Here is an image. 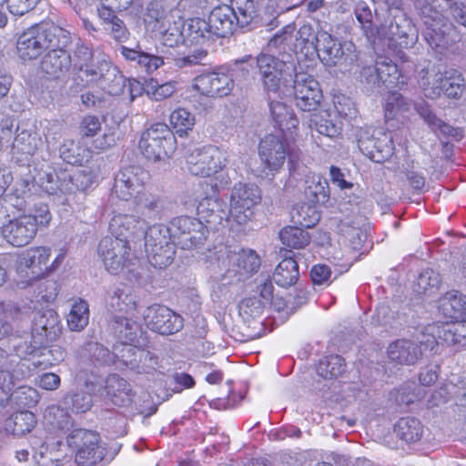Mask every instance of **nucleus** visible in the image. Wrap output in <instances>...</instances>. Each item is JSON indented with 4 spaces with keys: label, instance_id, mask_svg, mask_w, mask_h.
<instances>
[{
    "label": "nucleus",
    "instance_id": "f257e3e1",
    "mask_svg": "<svg viewBox=\"0 0 466 466\" xmlns=\"http://www.w3.org/2000/svg\"><path fill=\"white\" fill-rule=\"evenodd\" d=\"M70 34L51 22L35 25L23 31L16 41V50L23 60L37 58L48 47L67 46Z\"/></svg>",
    "mask_w": 466,
    "mask_h": 466
},
{
    "label": "nucleus",
    "instance_id": "f03ea898",
    "mask_svg": "<svg viewBox=\"0 0 466 466\" xmlns=\"http://www.w3.org/2000/svg\"><path fill=\"white\" fill-rule=\"evenodd\" d=\"M418 84L424 96L437 99L441 95L452 100H460L466 95V78L456 68L441 71L440 67L431 66L419 72Z\"/></svg>",
    "mask_w": 466,
    "mask_h": 466
},
{
    "label": "nucleus",
    "instance_id": "7ed1b4c3",
    "mask_svg": "<svg viewBox=\"0 0 466 466\" xmlns=\"http://www.w3.org/2000/svg\"><path fill=\"white\" fill-rule=\"evenodd\" d=\"M52 219L47 205L39 204L28 213L21 214L4 226L3 236L15 247L29 244L36 236L38 228H46Z\"/></svg>",
    "mask_w": 466,
    "mask_h": 466
},
{
    "label": "nucleus",
    "instance_id": "20e7f679",
    "mask_svg": "<svg viewBox=\"0 0 466 466\" xmlns=\"http://www.w3.org/2000/svg\"><path fill=\"white\" fill-rule=\"evenodd\" d=\"M138 147L146 158L157 162L175 153L177 138L167 125L156 123L142 133Z\"/></svg>",
    "mask_w": 466,
    "mask_h": 466
},
{
    "label": "nucleus",
    "instance_id": "39448f33",
    "mask_svg": "<svg viewBox=\"0 0 466 466\" xmlns=\"http://www.w3.org/2000/svg\"><path fill=\"white\" fill-rule=\"evenodd\" d=\"M279 135L269 134L263 137L258 145V156L263 165V172L266 176L274 177L285 161L292 163L299 157V152L291 147L287 138Z\"/></svg>",
    "mask_w": 466,
    "mask_h": 466
},
{
    "label": "nucleus",
    "instance_id": "423d86ee",
    "mask_svg": "<svg viewBox=\"0 0 466 466\" xmlns=\"http://www.w3.org/2000/svg\"><path fill=\"white\" fill-rule=\"evenodd\" d=\"M145 248L150 264L155 268L169 266L175 257V241L168 227L154 225L146 232Z\"/></svg>",
    "mask_w": 466,
    "mask_h": 466
},
{
    "label": "nucleus",
    "instance_id": "0eeeda50",
    "mask_svg": "<svg viewBox=\"0 0 466 466\" xmlns=\"http://www.w3.org/2000/svg\"><path fill=\"white\" fill-rule=\"evenodd\" d=\"M228 157L226 150L215 146L195 148L187 156V167L193 176L208 177L226 167Z\"/></svg>",
    "mask_w": 466,
    "mask_h": 466
},
{
    "label": "nucleus",
    "instance_id": "6e6552de",
    "mask_svg": "<svg viewBox=\"0 0 466 466\" xmlns=\"http://www.w3.org/2000/svg\"><path fill=\"white\" fill-rule=\"evenodd\" d=\"M51 257V248L44 246H37L26 248L17 259V274L20 280L17 286L25 288L34 281L44 278L47 272V262Z\"/></svg>",
    "mask_w": 466,
    "mask_h": 466
},
{
    "label": "nucleus",
    "instance_id": "1a4fd4ad",
    "mask_svg": "<svg viewBox=\"0 0 466 466\" xmlns=\"http://www.w3.org/2000/svg\"><path fill=\"white\" fill-rule=\"evenodd\" d=\"M260 200V189L257 185L236 184L230 197V218L238 225H245L253 218V209Z\"/></svg>",
    "mask_w": 466,
    "mask_h": 466
},
{
    "label": "nucleus",
    "instance_id": "9d476101",
    "mask_svg": "<svg viewBox=\"0 0 466 466\" xmlns=\"http://www.w3.org/2000/svg\"><path fill=\"white\" fill-rule=\"evenodd\" d=\"M97 251L106 269L114 275L121 273L136 258L127 240L119 238H104Z\"/></svg>",
    "mask_w": 466,
    "mask_h": 466
},
{
    "label": "nucleus",
    "instance_id": "9b49d317",
    "mask_svg": "<svg viewBox=\"0 0 466 466\" xmlns=\"http://www.w3.org/2000/svg\"><path fill=\"white\" fill-rule=\"evenodd\" d=\"M67 445L76 450L74 463L90 466L104 458V449L98 445L99 436L91 431L77 429L73 431L66 439Z\"/></svg>",
    "mask_w": 466,
    "mask_h": 466
},
{
    "label": "nucleus",
    "instance_id": "f8f14e48",
    "mask_svg": "<svg viewBox=\"0 0 466 466\" xmlns=\"http://www.w3.org/2000/svg\"><path fill=\"white\" fill-rule=\"evenodd\" d=\"M168 228L174 241L183 249H191L203 244L208 233V226L191 217L173 218Z\"/></svg>",
    "mask_w": 466,
    "mask_h": 466
},
{
    "label": "nucleus",
    "instance_id": "ddd939ff",
    "mask_svg": "<svg viewBox=\"0 0 466 466\" xmlns=\"http://www.w3.org/2000/svg\"><path fill=\"white\" fill-rule=\"evenodd\" d=\"M149 174L139 167H128L118 172L115 178L114 192L122 200L135 199L146 189Z\"/></svg>",
    "mask_w": 466,
    "mask_h": 466
},
{
    "label": "nucleus",
    "instance_id": "4468645a",
    "mask_svg": "<svg viewBox=\"0 0 466 466\" xmlns=\"http://www.w3.org/2000/svg\"><path fill=\"white\" fill-rule=\"evenodd\" d=\"M148 329L162 335L179 331L183 327V319L170 309L162 305H152L144 313Z\"/></svg>",
    "mask_w": 466,
    "mask_h": 466
},
{
    "label": "nucleus",
    "instance_id": "2eb2a0df",
    "mask_svg": "<svg viewBox=\"0 0 466 466\" xmlns=\"http://www.w3.org/2000/svg\"><path fill=\"white\" fill-rule=\"evenodd\" d=\"M79 56H82V62L78 66L77 77L84 86H100L106 76L104 69H108L112 63L104 58L100 54H94L89 48L82 46L78 49Z\"/></svg>",
    "mask_w": 466,
    "mask_h": 466
},
{
    "label": "nucleus",
    "instance_id": "dca6fc26",
    "mask_svg": "<svg viewBox=\"0 0 466 466\" xmlns=\"http://www.w3.org/2000/svg\"><path fill=\"white\" fill-rule=\"evenodd\" d=\"M293 92L296 106L302 111L317 109L322 98L319 83L307 73H297L294 78Z\"/></svg>",
    "mask_w": 466,
    "mask_h": 466
},
{
    "label": "nucleus",
    "instance_id": "f3484780",
    "mask_svg": "<svg viewBox=\"0 0 466 466\" xmlns=\"http://www.w3.org/2000/svg\"><path fill=\"white\" fill-rule=\"evenodd\" d=\"M115 354L121 361L137 373L150 374L157 366V357L148 350L133 345H123L120 349L115 348Z\"/></svg>",
    "mask_w": 466,
    "mask_h": 466
},
{
    "label": "nucleus",
    "instance_id": "a211bd4d",
    "mask_svg": "<svg viewBox=\"0 0 466 466\" xmlns=\"http://www.w3.org/2000/svg\"><path fill=\"white\" fill-rule=\"evenodd\" d=\"M234 87L233 78L225 73L212 72L197 76L193 88L208 97H223Z\"/></svg>",
    "mask_w": 466,
    "mask_h": 466
},
{
    "label": "nucleus",
    "instance_id": "6ab92c4d",
    "mask_svg": "<svg viewBox=\"0 0 466 466\" xmlns=\"http://www.w3.org/2000/svg\"><path fill=\"white\" fill-rule=\"evenodd\" d=\"M257 66L265 90L268 94L279 93L285 64L274 56L261 54L257 57Z\"/></svg>",
    "mask_w": 466,
    "mask_h": 466
},
{
    "label": "nucleus",
    "instance_id": "aec40b11",
    "mask_svg": "<svg viewBox=\"0 0 466 466\" xmlns=\"http://www.w3.org/2000/svg\"><path fill=\"white\" fill-rule=\"evenodd\" d=\"M119 51L126 60L136 63L147 74H152L165 64L161 56L151 53L139 43L133 48L121 46Z\"/></svg>",
    "mask_w": 466,
    "mask_h": 466
},
{
    "label": "nucleus",
    "instance_id": "412c9836",
    "mask_svg": "<svg viewBox=\"0 0 466 466\" xmlns=\"http://www.w3.org/2000/svg\"><path fill=\"white\" fill-rule=\"evenodd\" d=\"M422 353L421 345L410 339H397L387 348L388 359L400 365H414Z\"/></svg>",
    "mask_w": 466,
    "mask_h": 466
},
{
    "label": "nucleus",
    "instance_id": "4be33fe9",
    "mask_svg": "<svg viewBox=\"0 0 466 466\" xmlns=\"http://www.w3.org/2000/svg\"><path fill=\"white\" fill-rule=\"evenodd\" d=\"M66 47H48L47 54L41 60L40 69L42 72L50 77L59 78L69 71L71 56Z\"/></svg>",
    "mask_w": 466,
    "mask_h": 466
},
{
    "label": "nucleus",
    "instance_id": "5701e85b",
    "mask_svg": "<svg viewBox=\"0 0 466 466\" xmlns=\"http://www.w3.org/2000/svg\"><path fill=\"white\" fill-rule=\"evenodd\" d=\"M461 323L462 322L454 320L429 326L427 330L431 335V339L426 340L427 344L432 347V345L438 343L439 340H442L451 345L461 343L465 339V335L462 334L464 325Z\"/></svg>",
    "mask_w": 466,
    "mask_h": 466
},
{
    "label": "nucleus",
    "instance_id": "b1692460",
    "mask_svg": "<svg viewBox=\"0 0 466 466\" xmlns=\"http://www.w3.org/2000/svg\"><path fill=\"white\" fill-rule=\"evenodd\" d=\"M208 21L214 35L218 37H226L231 35L236 26L238 25L233 8L227 5L215 7L208 15Z\"/></svg>",
    "mask_w": 466,
    "mask_h": 466
},
{
    "label": "nucleus",
    "instance_id": "393cba45",
    "mask_svg": "<svg viewBox=\"0 0 466 466\" xmlns=\"http://www.w3.org/2000/svg\"><path fill=\"white\" fill-rule=\"evenodd\" d=\"M58 331L56 315L52 311H47L35 319L32 328V337L35 344L44 345L55 339Z\"/></svg>",
    "mask_w": 466,
    "mask_h": 466
},
{
    "label": "nucleus",
    "instance_id": "a878e982",
    "mask_svg": "<svg viewBox=\"0 0 466 466\" xmlns=\"http://www.w3.org/2000/svg\"><path fill=\"white\" fill-rule=\"evenodd\" d=\"M439 310L446 318L466 323V297L456 290L449 291L440 299Z\"/></svg>",
    "mask_w": 466,
    "mask_h": 466
},
{
    "label": "nucleus",
    "instance_id": "bb28decb",
    "mask_svg": "<svg viewBox=\"0 0 466 466\" xmlns=\"http://www.w3.org/2000/svg\"><path fill=\"white\" fill-rule=\"evenodd\" d=\"M198 215L208 228L213 229L228 218V213L223 209V203L216 198H203L198 206Z\"/></svg>",
    "mask_w": 466,
    "mask_h": 466
},
{
    "label": "nucleus",
    "instance_id": "cd10ccee",
    "mask_svg": "<svg viewBox=\"0 0 466 466\" xmlns=\"http://www.w3.org/2000/svg\"><path fill=\"white\" fill-rule=\"evenodd\" d=\"M269 109L273 121L281 131L283 136H292L296 130L299 120L293 110L288 107L283 102L272 100L269 97Z\"/></svg>",
    "mask_w": 466,
    "mask_h": 466
},
{
    "label": "nucleus",
    "instance_id": "c85d7f7f",
    "mask_svg": "<svg viewBox=\"0 0 466 466\" xmlns=\"http://www.w3.org/2000/svg\"><path fill=\"white\" fill-rule=\"evenodd\" d=\"M106 397L116 406H126L131 401L130 384L116 374L109 375L105 381Z\"/></svg>",
    "mask_w": 466,
    "mask_h": 466
},
{
    "label": "nucleus",
    "instance_id": "c756f323",
    "mask_svg": "<svg viewBox=\"0 0 466 466\" xmlns=\"http://www.w3.org/2000/svg\"><path fill=\"white\" fill-rule=\"evenodd\" d=\"M384 35L390 42L403 48L412 46L416 41L414 29L410 22L405 18H401L400 21L396 19L391 21Z\"/></svg>",
    "mask_w": 466,
    "mask_h": 466
},
{
    "label": "nucleus",
    "instance_id": "7c9ffc66",
    "mask_svg": "<svg viewBox=\"0 0 466 466\" xmlns=\"http://www.w3.org/2000/svg\"><path fill=\"white\" fill-rule=\"evenodd\" d=\"M107 305L111 310L134 317V312L137 310V297L127 286L116 287L109 293Z\"/></svg>",
    "mask_w": 466,
    "mask_h": 466
},
{
    "label": "nucleus",
    "instance_id": "2f4dec72",
    "mask_svg": "<svg viewBox=\"0 0 466 466\" xmlns=\"http://www.w3.org/2000/svg\"><path fill=\"white\" fill-rule=\"evenodd\" d=\"M134 202L137 213L139 215L138 218L142 220L145 226L148 221L160 218L162 205L158 197L144 190L134 199Z\"/></svg>",
    "mask_w": 466,
    "mask_h": 466
},
{
    "label": "nucleus",
    "instance_id": "473e14b6",
    "mask_svg": "<svg viewBox=\"0 0 466 466\" xmlns=\"http://www.w3.org/2000/svg\"><path fill=\"white\" fill-rule=\"evenodd\" d=\"M370 132L365 131L359 135L358 145L360 149L370 155L371 158H375V152L385 153L386 156H390L392 151L391 138L385 133H379L380 137H375L374 131L371 136H369Z\"/></svg>",
    "mask_w": 466,
    "mask_h": 466
},
{
    "label": "nucleus",
    "instance_id": "72a5a7b5",
    "mask_svg": "<svg viewBox=\"0 0 466 466\" xmlns=\"http://www.w3.org/2000/svg\"><path fill=\"white\" fill-rule=\"evenodd\" d=\"M15 363V356H9L0 349V409L9 400L15 385L14 375L10 370Z\"/></svg>",
    "mask_w": 466,
    "mask_h": 466
},
{
    "label": "nucleus",
    "instance_id": "f704fd0d",
    "mask_svg": "<svg viewBox=\"0 0 466 466\" xmlns=\"http://www.w3.org/2000/svg\"><path fill=\"white\" fill-rule=\"evenodd\" d=\"M144 228L145 225L142 220L133 215L127 214L115 215L109 223V230L115 235V238L124 239Z\"/></svg>",
    "mask_w": 466,
    "mask_h": 466
},
{
    "label": "nucleus",
    "instance_id": "c9c22d12",
    "mask_svg": "<svg viewBox=\"0 0 466 466\" xmlns=\"http://www.w3.org/2000/svg\"><path fill=\"white\" fill-rule=\"evenodd\" d=\"M321 60L328 66H351L357 62L358 55L352 42L336 43L327 55L321 56Z\"/></svg>",
    "mask_w": 466,
    "mask_h": 466
},
{
    "label": "nucleus",
    "instance_id": "e433bc0d",
    "mask_svg": "<svg viewBox=\"0 0 466 466\" xmlns=\"http://www.w3.org/2000/svg\"><path fill=\"white\" fill-rule=\"evenodd\" d=\"M374 70L376 77L389 88L400 87L406 83L397 65L388 58L378 60Z\"/></svg>",
    "mask_w": 466,
    "mask_h": 466
},
{
    "label": "nucleus",
    "instance_id": "4c0bfd02",
    "mask_svg": "<svg viewBox=\"0 0 466 466\" xmlns=\"http://www.w3.org/2000/svg\"><path fill=\"white\" fill-rule=\"evenodd\" d=\"M208 20L201 18L189 19L186 24L185 35L187 45H204L214 32Z\"/></svg>",
    "mask_w": 466,
    "mask_h": 466
},
{
    "label": "nucleus",
    "instance_id": "58836bf2",
    "mask_svg": "<svg viewBox=\"0 0 466 466\" xmlns=\"http://www.w3.org/2000/svg\"><path fill=\"white\" fill-rule=\"evenodd\" d=\"M111 326L116 336L122 340V346L131 345V343L136 341L140 332L139 324L133 319L127 317H114ZM116 348L120 349L121 345Z\"/></svg>",
    "mask_w": 466,
    "mask_h": 466
},
{
    "label": "nucleus",
    "instance_id": "ea45409f",
    "mask_svg": "<svg viewBox=\"0 0 466 466\" xmlns=\"http://www.w3.org/2000/svg\"><path fill=\"white\" fill-rule=\"evenodd\" d=\"M309 121L310 127L319 135L329 138L338 137L342 131L341 124L332 119L330 113L326 110L313 114Z\"/></svg>",
    "mask_w": 466,
    "mask_h": 466
},
{
    "label": "nucleus",
    "instance_id": "a19ab883",
    "mask_svg": "<svg viewBox=\"0 0 466 466\" xmlns=\"http://www.w3.org/2000/svg\"><path fill=\"white\" fill-rule=\"evenodd\" d=\"M16 132L12 147L13 153L26 156L34 155L41 145V138L38 134L19 127H17Z\"/></svg>",
    "mask_w": 466,
    "mask_h": 466
},
{
    "label": "nucleus",
    "instance_id": "79ce46f5",
    "mask_svg": "<svg viewBox=\"0 0 466 466\" xmlns=\"http://www.w3.org/2000/svg\"><path fill=\"white\" fill-rule=\"evenodd\" d=\"M185 24L183 20L177 16V19H171L169 23L161 25L159 31L161 34V41L166 46L174 47L179 44H186Z\"/></svg>",
    "mask_w": 466,
    "mask_h": 466
},
{
    "label": "nucleus",
    "instance_id": "37998d69",
    "mask_svg": "<svg viewBox=\"0 0 466 466\" xmlns=\"http://www.w3.org/2000/svg\"><path fill=\"white\" fill-rule=\"evenodd\" d=\"M277 285L287 288L294 285L299 279V265L292 258L281 260L273 274Z\"/></svg>",
    "mask_w": 466,
    "mask_h": 466
},
{
    "label": "nucleus",
    "instance_id": "c03bdc74",
    "mask_svg": "<svg viewBox=\"0 0 466 466\" xmlns=\"http://www.w3.org/2000/svg\"><path fill=\"white\" fill-rule=\"evenodd\" d=\"M35 424L36 420L33 412L19 411L5 420V430L13 435L21 436L30 432Z\"/></svg>",
    "mask_w": 466,
    "mask_h": 466
},
{
    "label": "nucleus",
    "instance_id": "a18cd8bd",
    "mask_svg": "<svg viewBox=\"0 0 466 466\" xmlns=\"http://www.w3.org/2000/svg\"><path fill=\"white\" fill-rule=\"evenodd\" d=\"M394 431L407 443L419 441L423 434V427L416 418H401L395 424Z\"/></svg>",
    "mask_w": 466,
    "mask_h": 466
},
{
    "label": "nucleus",
    "instance_id": "49530a36",
    "mask_svg": "<svg viewBox=\"0 0 466 466\" xmlns=\"http://www.w3.org/2000/svg\"><path fill=\"white\" fill-rule=\"evenodd\" d=\"M68 328L73 331H81L89 321L88 304L84 299H77L71 305L66 318Z\"/></svg>",
    "mask_w": 466,
    "mask_h": 466
},
{
    "label": "nucleus",
    "instance_id": "de8ad7c7",
    "mask_svg": "<svg viewBox=\"0 0 466 466\" xmlns=\"http://www.w3.org/2000/svg\"><path fill=\"white\" fill-rule=\"evenodd\" d=\"M60 157L68 164L82 165L90 157V151L78 142L66 140L59 149Z\"/></svg>",
    "mask_w": 466,
    "mask_h": 466
},
{
    "label": "nucleus",
    "instance_id": "09e8293b",
    "mask_svg": "<svg viewBox=\"0 0 466 466\" xmlns=\"http://www.w3.org/2000/svg\"><path fill=\"white\" fill-rule=\"evenodd\" d=\"M107 68L104 69L106 76L99 87L111 96H119L124 92L127 79L113 64Z\"/></svg>",
    "mask_w": 466,
    "mask_h": 466
},
{
    "label": "nucleus",
    "instance_id": "8fccbe9b",
    "mask_svg": "<svg viewBox=\"0 0 466 466\" xmlns=\"http://www.w3.org/2000/svg\"><path fill=\"white\" fill-rule=\"evenodd\" d=\"M279 238L283 245L292 248H303L310 241L309 233L298 227H286L279 232Z\"/></svg>",
    "mask_w": 466,
    "mask_h": 466
},
{
    "label": "nucleus",
    "instance_id": "3c124183",
    "mask_svg": "<svg viewBox=\"0 0 466 466\" xmlns=\"http://www.w3.org/2000/svg\"><path fill=\"white\" fill-rule=\"evenodd\" d=\"M344 360L339 355L325 357L319 360L317 373L324 379H333L340 376L345 370Z\"/></svg>",
    "mask_w": 466,
    "mask_h": 466
},
{
    "label": "nucleus",
    "instance_id": "603ef678",
    "mask_svg": "<svg viewBox=\"0 0 466 466\" xmlns=\"http://www.w3.org/2000/svg\"><path fill=\"white\" fill-rule=\"evenodd\" d=\"M258 0H232L231 8L236 14L237 23L241 27L248 25L255 17Z\"/></svg>",
    "mask_w": 466,
    "mask_h": 466
},
{
    "label": "nucleus",
    "instance_id": "864d4df0",
    "mask_svg": "<svg viewBox=\"0 0 466 466\" xmlns=\"http://www.w3.org/2000/svg\"><path fill=\"white\" fill-rule=\"evenodd\" d=\"M169 123L177 133L182 137L195 126V116L185 108H177L170 114Z\"/></svg>",
    "mask_w": 466,
    "mask_h": 466
},
{
    "label": "nucleus",
    "instance_id": "5fc2aeb1",
    "mask_svg": "<svg viewBox=\"0 0 466 466\" xmlns=\"http://www.w3.org/2000/svg\"><path fill=\"white\" fill-rule=\"evenodd\" d=\"M175 15L169 12L165 5L159 1L150 2L146 9L145 21L147 23H169Z\"/></svg>",
    "mask_w": 466,
    "mask_h": 466
},
{
    "label": "nucleus",
    "instance_id": "6e6d98bb",
    "mask_svg": "<svg viewBox=\"0 0 466 466\" xmlns=\"http://www.w3.org/2000/svg\"><path fill=\"white\" fill-rule=\"evenodd\" d=\"M64 404L66 409L75 412H86L91 409L93 401L89 393L81 390L66 394L64 397Z\"/></svg>",
    "mask_w": 466,
    "mask_h": 466
},
{
    "label": "nucleus",
    "instance_id": "4d7b16f0",
    "mask_svg": "<svg viewBox=\"0 0 466 466\" xmlns=\"http://www.w3.org/2000/svg\"><path fill=\"white\" fill-rule=\"evenodd\" d=\"M292 218L301 227L311 228L319 220V214L314 206L301 204L295 208Z\"/></svg>",
    "mask_w": 466,
    "mask_h": 466
},
{
    "label": "nucleus",
    "instance_id": "13d9d810",
    "mask_svg": "<svg viewBox=\"0 0 466 466\" xmlns=\"http://www.w3.org/2000/svg\"><path fill=\"white\" fill-rule=\"evenodd\" d=\"M424 24L427 25V31L425 33V38L431 46H445V34L446 25L441 20H430L426 19Z\"/></svg>",
    "mask_w": 466,
    "mask_h": 466
},
{
    "label": "nucleus",
    "instance_id": "bf43d9fd",
    "mask_svg": "<svg viewBox=\"0 0 466 466\" xmlns=\"http://www.w3.org/2000/svg\"><path fill=\"white\" fill-rule=\"evenodd\" d=\"M177 89L175 81L158 84L157 80L150 79L147 84L146 91L149 97L156 101H161L170 97Z\"/></svg>",
    "mask_w": 466,
    "mask_h": 466
},
{
    "label": "nucleus",
    "instance_id": "052dcab7",
    "mask_svg": "<svg viewBox=\"0 0 466 466\" xmlns=\"http://www.w3.org/2000/svg\"><path fill=\"white\" fill-rule=\"evenodd\" d=\"M234 262L239 270L247 273L257 271L260 266L258 255L251 249H241L235 255Z\"/></svg>",
    "mask_w": 466,
    "mask_h": 466
},
{
    "label": "nucleus",
    "instance_id": "680f3d73",
    "mask_svg": "<svg viewBox=\"0 0 466 466\" xmlns=\"http://www.w3.org/2000/svg\"><path fill=\"white\" fill-rule=\"evenodd\" d=\"M305 194L315 203H325L329 199V187L326 180L313 177L305 189Z\"/></svg>",
    "mask_w": 466,
    "mask_h": 466
},
{
    "label": "nucleus",
    "instance_id": "e2e57ef3",
    "mask_svg": "<svg viewBox=\"0 0 466 466\" xmlns=\"http://www.w3.org/2000/svg\"><path fill=\"white\" fill-rule=\"evenodd\" d=\"M41 356L43 357V360H34L32 365L35 368L43 367V369H47L64 360L66 352L62 347L53 345L48 349H44Z\"/></svg>",
    "mask_w": 466,
    "mask_h": 466
},
{
    "label": "nucleus",
    "instance_id": "0e129e2a",
    "mask_svg": "<svg viewBox=\"0 0 466 466\" xmlns=\"http://www.w3.org/2000/svg\"><path fill=\"white\" fill-rule=\"evenodd\" d=\"M441 285V277L438 272L431 268L423 270L417 281L419 293H432L439 289Z\"/></svg>",
    "mask_w": 466,
    "mask_h": 466
},
{
    "label": "nucleus",
    "instance_id": "69168bd1",
    "mask_svg": "<svg viewBox=\"0 0 466 466\" xmlns=\"http://www.w3.org/2000/svg\"><path fill=\"white\" fill-rule=\"evenodd\" d=\"M238 312L243 320L248 322L262 314L263 304L256 298H247L238 304Z\"/></svg>",
    "mask_w": 466,
    "mask_h": 466
},
{
    "label": "nucleus",
    "instance_id": "338daca9",
    "mask_svg": "<svg viewBox=\"0 0 466 466\" xmlns=\"http://www.w3.org/2000/svg\"><path fill=\"white\" fill-rule=\"evenodd\" d=\"M409 108L410 104L399 92L393 91L386 98L385 112L388 118H392L397 113L407 111Z\"/></svg>",
    "mask_w": 466,
    "mask_h": 466
},
{
    "label": "nucleus",
    "instance_id": "774afa93",
    "mask_svg": "<svg viewBox=\"0 0 466 466\" xmlns=\"http://www.w3.org/2000/svg\"><path fill=\"white\" fill-rule=\"evenodd\" d=\"M334 107L338 115L344 118L354 119L357 116L358 110L354 102L345 96H339L335 97Z\"/></svg>",
    "mask_w": 466,
    "mask_h": 466
}]
</instances>
